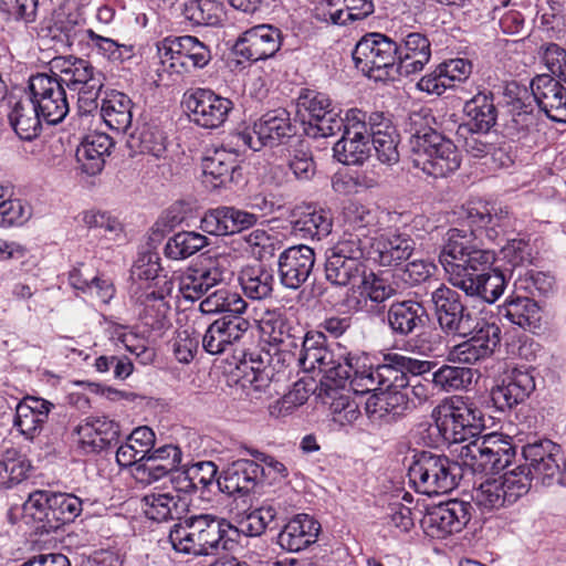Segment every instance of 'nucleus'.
<instances>
[{"label":"nucleus","mask_w":566,"mask_h":566,"mask_svg":"<svg viewBox=\"0 0 566 566\" xmlns=\"http://www.w3.org/2000/svg\"><path fill=\"white\" fill-rule=\"evenodd\" d=\"M11 111L8 114L9 123L15 134L23 140H32L42 130V115L29 99L11 102Z\"/></svg>","instance_id":"c9c22d12"},{"label":"nucleus","mask_w":566,"mask_h":566,"mask_svg":"<svg viewBox=\"0 0 566 566\" xmlns=\"http://www.w3.org/2000/svg\"><path fill=\"white\" fill-rule=\"evenodd\" d=\"M182 14L195 25L214 27L222 21L223 7L217 0H189L184 3Z\"/></svg>","instance_id":"c03bdc74"},{"label":"nucleus","mask_w":566,"mask_h":566,"mask_svg":"<svg viewBox=\"0 0 566 566\" xmlns=\"http://www.w3.org/2000/svg\"><path fill=\"white\" fill-rule=\"evenodd\" d=\"M272 270L262 265L250 266L241 272L240 284L247 297L255 301L272 296L274 290Z\"/></svg>","instance_id":"ea45409f"},{"label":"nucleus","mask_w":566,"mask_h":566,"mask_svg":"<svg viewBox=\"0 0 566 566\" xmlns=\"http://www.w3.org/2000/svg\"><path fill=\"white\" fill-rule=\"evenodd\" d=\"M428 161H420V169L433 178H443L460 168L461 155L454 143L449 138L440 146L439 153L436 151Z\"/></svg>","instance_id":"58836bf2"},{"label":"nucleus","mask_w":566,"mask_h":566,"mask_svg":"<svg viewBox=\"0 0 566 566\" xmlns=\"http://www.w3.org/2000/svg\"><path fill=\"white\" fill-rule=\"evenodd\" d=\"M365 273V264H357L326 253L325 277L338 286H347Z\"/></svg>","instance_id":"de8ad7c7"},{"label":"nucleus","mask_w":566,"mask_h":566,"mask_svg":"<svg viewBox=\"0 0 566 566\" xmlns=\"http://www.w3.org/2000/svg\"><path fill=\"white\" fill-rule=\"evenodd\" d=\"M30 461L15 449H9L0 457V490L15 486L28 478Z\"/></svg>","instance_id":"a19ab883"},{"label":"nucleus","mask_w":566,"mask_h":566,"mask_svg":"<svg viewBox=\"0 0 566 566\" xmlns=\"http://www.w3.org/2000/svg\"><path fill=\"white\" fill-rule=\"evenodd\" d=\"M180 497L170 492H150L142 499L145 515L153 521L172 520L180 514L178 503Z\"/></svg>","instance_id":"79ce46f5"},{"label":"nucleus","mask_w":566,"mask_h":566,"mask_svg":"<svg viewBox=\"0 0 566 566\" xmlns=\"http://www.w3.org/2000/svg\"><path fill=\"white\" fill-rule=\"evenodd\" d=\"M358 365L359 357L352 354L338 355L335 358V364L327 369V375L325 379L322 380V385H324L327 390L346 389Z\"/></svg>","instance_id":"3c124183"},{"label":"nucleus","mask_w":566,"mask_h":566,"mask_svg":"<svg viewBox=\"0 0 566 566\" xmlns=\"http://www.w3.org/2000/svg\"><path fill=\"white\" fill-rule=\"evenodd\" d=\"M224 268L216 261L191 266L181 277L179 290L184 298L197 301L206 295L211 289L222 284L224 281Z\"/></svg>","instance_id":"cd10ccee"},{"label":"nucleus","mask_w":566,"mask_h":566,"mask_svg":"<svg viewBox=\"0 0 566 566\" xmlns=\"http://www.w3.org/2000/svg\"><path fill=\"white\" fill-rule=\"evenodd\" d=\"M78 443L85 453H99L119 442V424L107 417H88L76 428Z\"/></svg>","instance_id":"4be33fe9"},{"label":"nucleus","mask_w":566,"mask_h":566,"mask_svg":"<svg viewBox=\"0 0 566 566\" xmlns=\"http://www.w3.org/2000/svg\"><path fill=\"white\" fill-rule=\"evenodd\" d=\"M130 137L140 153L149 154L156 158L165 157L167 151L166 136L157 125L144 123Z\"/></svg>","instance_id":"8fccbe9b"},{"label":"nucleus","mask_w":566,"mask_h":566,"mask_svg":"<svg viewBox=\"0 0 566 566\" xmlns=\"http://www.w3.org/2000/svg\"><path fill=\"white\" fill-rule=\"evenodd\" d=\"M394 374L395 370L388 366V361L378 365L376 368L370 366L360 369L358 366L347 390L355 394H367L370 391L375 394L380 391L387 382H394L395 386L408 384L403 376H399V379H397V377H392Z\"/></svg>","instance_id":"72a5a7b5"},{"label":"nucleus","mask_w":566,"mask_h":566,"mask_svg":"<svg viewBox=\"0 0 566 566\" xmlns=\"http://www.w3.org/2000/svg\"><path fill=\"white\" fill-rule=\"evenodd\" d=\"M264 469L252 460L239 459L217 479L219 490L228 495H248L262 482Z\"/></svg>","instance_id":"412c9836"},{"label":"nucleus","mask_w":566,"mask_h":566,"mask_svg":"<svg viewBox=\"0 0 566 566\" xmlns=\"http://www.w3.org/2000/svg\"><path fill=\"white\" fill-rule=\"evenodd\" d=\"M427 319V311L420 302L405 300L390 304L384 322L394 336L405 338L422 329Z\"/></svg>","instance_id":"b1692460"},{"label":"nucleus","mask_w":566,"mask_h":566,"mask_svg":"<svg viewBox=\"0 0 566 566\" xmlns=\"http://www.w3.org/2000/svg\"><path fill=\"white\" fill-rule=\"evenodd\" d=\"M133 102L124 93L112 90L105 93L101 104V117L117 133H126L133 120Z\"/></svg>","instance_id":"f704fd0d"},{"label":"nucleus","mask_w":566,"mask_h":566,"mask_svg":"<svg viewBox=\"0 0 566 566\" xmlns=\"http://www.w3.org/2000/svg\"><path fill=\"white\" fill-rule=\"evenodd\" d=\"M160 258L157 252L145 251L138 254L137 260L130 269V277L134 281H156L158 284L160 279L159 272L161 271Z\"/></svg>","instance_id":"69168bd1"},{"label":"nucleus","mask_w":566,"mask_h":566,"mask_svg":"<svg viewBox=\"0 0 566 566\" xmlns=\"http://www.w3.org/2000/svg\"><path fill=\"white\" fill-rule=\"evenodd\" d=\"M473 377L471 368L443 365L431 374V381L439 390L450 392L467 389Z\"/></svg>","instance_id":"09e8293b"},{"label":"nucleus","mask_w":566,"mask_h":566,"mask_svg":"<svg viewBox=\"0 0 566 566\" xmlns=\"http://www.w3.org/2000/svg\"><path fill=\"white\" fill-rule=\"evenodd\" d=\"M499 315L523 329L535 331L539 327L541 308L537 302L528 296H516L507 300L499 308Z\"/></svg>","instance_id":"e433bc0d"},{"label":"nucleus","mask_w":566,"mask_h":566,"mask_svg":"<svg viewBox=\"0 0 566 566\" xmlns=\"http://www.w3.org/2000/svg\"><path fill=\"white\" fill-rule=\"evenodd\" d=\"M497 479L509 505L514 504L522 496L526 495L530 492L532 481L534 480L526 471V468L521 465L504 473Z\"/></svg>","instance_id":"864d4df0"},{"label":"nucleus","mask_w":566,"mask_h":566,"mask_svg":"<svg viewBox=\"0 0 566 566\" xmlns=\"http://www.w3.org/2000/svg\"><path fill=\"white\" fill-rule=\"evenodd\" d=\"M443 410L437 419V427L446 441L458 444L455 449L464 446L463 442L478 438L485 428L482 411L472 402L452 400Z\"/></svg>","instance_id":"0eeeda50"},{"label":"nucleus","mask_w":566,"mask_h":566,"mask_svg":"<svg viewBox=\"0 0 566 566\" xmlns=\"http://www.w3.org/2000/svg\"><path fill=\"white\" fill-rule=\"evenodd\" d=\"M81 512V499L70 493L52 492L49 531H57L62 525L73 522Z\"/></svg>","instance_id":"37998d69"},{"label":"nucleus","mask_w":566,"mask_h":566,"mask_svg":"<svg viewBox=\"0 0 566 566\" xmlns=\"http://www.w3.org/2000/svg\"><path fill=\"white\" fill-rule=\"evenodd\" d=\"M461 468L443 454L421 451L413 457L408 478L416 491L426 495L444 494L459 484Z\"/></svg>","instance_id":"423d86ee"},{"label":"nucleus","mask_w":566,"mask_h":566,"mask_svg":"<svg viewBox=\"0 0 566 566\" xmlns=\"http://www.w3.org/2000/svg\"><path fill=\"white\" fill-rule=\"evenodd\" d=\"M501 253L513 269L530 265L534 260V249L530 240L524 238L509 239Z\"/></svg>","instance_id":"680f3d73"},{"label":"nucleus","mask_w":566,"mask_h":566,"mask_svg":"<svg viewBox=\"0 0 566 566\" xmlns=\"http://www.w3.org/2000/svg\"><path fill=\"white\" fill-rule=\"evenodd\" d=\"M467 120L458 127V135L468 132L490 133L497 120V108L494 104V95L491 91H480L463 106Z\"/></svg>","instance_id":"393cba45"},{"label":"nucleus","mask_w":566,"mask_h":566,"mask_svg":"<svg viewBox=\"0 0 566 566\" xmlns=\"http://www.w3.org/2000/svg\"><path fill=\"white\" fill-rule=\"evenodd\" d=\"M321 524L308 514H296L277 534L279 546L290 553L301 552L317 542Z\"/></svg>","instance_id":"bb28decb"},{"label":"nucleus","mask_w":566,"mask_h":566,"mask_svg":"<svg viewBox=\"0 0 566 566\" xmlns=\"http://www.w3.org/2000/svg\"><path fill=\"white\" fill-rule=\"evenodd\" d=\"M282 32L271 24H259L244 31L235 41L233 52L248 61L272 57L282 45Z\"/></svg>","instance_id":"a211bd4d"},{"label":"nucleus","mask_w":566,"mask_h":566,"mask_svg":"<svg viewBox=\"0 0 566 566\" xmlns=\"http://www.w3.org/2000/svg\"><path fill=\"white\" fill-rule=\"evenodd\" d=\"M334 157L344 165H361L369 158L371 140H349L342 137L333 147Z\"/></svg>","instance_id":"5fc2aeb1"},{"label":"nucleus","mask_w":566,"mask_h":566,"mask_svg":"<svg viewBox=\"0 0 566 566\" xmlns=\"http://www.w3.org/2000/svg\"><path fill=\"white\" fill-rule=\"evenodd\" d=\"M203 182L212 189L238 182L241 167L238 155L226 148L207 149L201 161Z\"/></svg>","instance_id":"aec40b11"},{"label":"nucleus","mask_w":566,"mask_h":566,"mask_svg":"<svg viewBox=\"0 0 566 566\" xmlns=\"http://www.w3.org/2000/svg\"><path fill=\"white\" fill-rule=\"evenodd\" d=\"M291 224L295 234L304 239L321 240L331 233L333 220L328 211L306 205L293 209Z\"/></svg>","instance_id":"c85d7f7f"},{"label":"nucleus","mask_w":566,"mask_h":566,"mask_svg":"<svg viewBox=\"0 0 566 566\" xmlns=\"http://www.w3.org/2000/svg\"><path fill=\"white\" fill-rule=\"evenodd\" d=\"M296 135V126L285 108H276L263 114L252 129H244L238 134L249 148L258 151L262 147H275L287 143Z\"/></svg>","instance_id":"1a4fd4ad"},{"label":"nucleus","mask_w":566,"mask_h":566,"mask_svg":"<svg viewBox=\"0 0 566 566\" xmlns=\"http://www.w3.org/2000/svg\"><path fill=\"white\" fill-rule=\"evenodd\" d=\"M472 499L482 509L495 510L509 506L499 479H489L474 491Z\"/></svg>","instance_id":"052dcab7"},{"label":"nucleus","mask_w":566,"mask_h":566,"mask_svg":"<svg viewBox=\"0 0 566 566\" xmlns=\"http://www.w3.org/2000/svg\"><path fill=\"white\" fill-rule=\"evenodd\" d=\"M431 302L438 324L446 334L462 337L470 335L474 328V316L464 305L459 292L440 284L431 292Z\"/></svg>","instance_id":"9b49d317"},{"label":"nucleus","mask_w":566,"mask_h":566,"mask_svg":"<svg viewBox=\"0 0 566 566\" xmlns=\"http://www.w3.org/2000/svg\"><path fill=\"white\" fill-rule=\"evenodd\" d=\"M504 101L510 114H533L535 97L526 86L516 82L509 83L504 90Z\"/></svg>","instance_id":"13d9d810"},{"label":"nucleus","mask_w":566,"mask_h":566,"mask_svg":"<svg viewBox=\"0 0 566 566\" xmlns=\"http://www.w3.org/2000/svg\"><path fill=\"white\" fill-rule=\"evenodd\" d=\"M113 146V139L106 134L87 135L76 150V158L82 164L83 171L90 176L99 174Z\"/></svg>","instance_id":"473e14b6"},{"label":"nucleus","mask_w":566,"mask_h":566,"mask_svg":"<svg viewBox=\"0 0 566 566\" xmlns=\"http://www.w3.org/2000/svg\"><path fill=\"white\" fill-rule=\"evenodd\" d=\"M531 88L535 103L549 119L566 123V87L558 80L541 74L532 80Z\"/></svg>","instance_id":"5701e85b"},{"label":"nucleus","mask_w":566,"mask_h":566,"mask_svg":"<svg viewBox=\"0 0 566 566\" xmlns=\"http://www.w3.org/2000/svg\"><path fill=\"white\" fill-rule=\"evenodd\" d=\"M470 334H472L471 340L478 345L486 358L500 346L501 327L495 323L474 321V328Z\"/></svg>","instance_id":"4d7b16f0"},{"label":"nucleus","mask_w":566,"mask_h":566,"mask_svg":"<svg viewBox=\"0 0 566 566\" xmlns=\"http://www.w3.org/2000/svg\"><path fill=\"white\" fill-rule=\"evenodd\" d=\"M562 453L559 444L552 440L543 439L523 447L522 455L526 471L532 478L543 485H551L559 481L560 468L558 457Z\"/></svg>","instance_id":"dca6fc26"},{"label":"nucleus","mask_w":566,"mask_h":566,"mask_svg":"<svg viewBox=\"0 0 566 566\" xmlns=\"http://www.w3.org/2000/svg\"><path fill=\"white\" fill-rule=\"evenodd\" d=\"M315 265V252L305 244L282 251L277 259V275L282 286L298 290L311 276Z\"/></svg>","instance_id":"6ab92c4d"},{"label":"nucleus","mask_w":566,"mask_h":566,"mask_svg":"<svg viewBox=\"0 0 566 566\" xmlns=\"http://www.w3.org/2000/svg\"><path fill=\"white\" fill-rule=\"evenodd\" d=\"M399 44L382 33H367L356 44L353 61L356 69L375 81L402 76L398 59Z\"/></svg>","instance_id":"39448f33"},{"label":"nucleus","mask_w":566,"mask_h":566,"mask_svg":"<svg viewBox=\"0 0 566 566\" xmlns=\"http://www.w3.org/2000/svg\"><path fill=\"white\" fill-rule=\"evenodd\" d=\"M300 109L308 117L304 132L308 137H329L343 126L342 109L331 97L314 90H303L297 98Z\"/></svg>","instance_id":"6e6552de"},{"label":"nucleus","mask_w":566,"mask_h":566,"mask_svg":"<svg viewBox=\"0 0 566 566\" xmlns=\"http://www.w3.org/2000/svg\"><path fill=\"white\" fill-rule=\"evenodd\" d=\"M405 386L387 385L378 392L368 397L365 402V411L373 421L392 422L415 409L410 400L409 390Z\"/></svg>","instance_id":"f3484780"},{"label":"nucleus","mask_w":566,"mask_h":566,"mask_svg":"<svg viewBox=\"0 0 566 566\" xmlns=\"http://www.w3.org/2000/svg\"><path fill=\"white\" fill-rule=\"evenodd\" d=\"M184 103L190 120L206 129L221 127L234 106L230 98L209 88H196L186 93Z\"/></svg>","instance_id":"f8f14e48"},{"label":"nucleus","mask_w":566,"mask_h":566,"mask_svg":"<svg viewBox=\"0 0 566 566\" xmlns=\"http://www.w3.org/2000/svg\"><path fill=\"white\" fill-rule=\"evenodd\" d=\"M465 218L470 231L451 228L447 231L439 261L449 282L468 296L479 297L486 303H494L506 287L504 273L492 268L495 254L490 249L479 247L476 232L484 231L491 240L504 234L509 223L507 211L492 214L488 203H469Z\"/></svg>","instance_id":"f257e3e1"},{"label":"nucleus","mask_w":566,"mask_h":566,"mask_svg":"<svg viewBox=\"0 0 566 566\" xmlns=\"http://www.w3.org/2000/svg\"><path fill=\"white\" fill-rule=\"evenodd\" d=\"M431 57V43L419 32H411L399 44L400 73L409 76L423 70Z\"/></svg>","instance_id":"2f4dec72"},{"label":"nucleus","mask_w":566,"mask_h":566,"mask_svg":"<svg viewBox=\"0 0 566 566\" xmlns=\"http://www.w3.org/2000/svg\"><path fill=\"white\" fill-rule=\"evenodd\" d=\"M415 248V240L407 233L381 235L373 244L369 258L381 266H399L410 259Z\"/></svg>","instance_id":"c756f323"},{"label":"nucleus","mask_w":566,"mask_h":566,"mask_svg":"<svg viewBox=\"0 0 566 566\" xmlns=\"http://www.w3.org/2000/svg\"><path fill=\"white\" fill-rule=\"evenodd\" d=\"M239 530L227 520L211 514H199L179 520L168 534V541L177 553L208 556L232 547Z\"/></svg>","instance_id":"7ed1b4c3"},{"label":"nucleus","mask_w":566,"mask_h":566,"mask_svg":"<svg viewBox=\"0 0 566 566\" xmlns=\"http://www.w3.org/2000/svg\"><path fill=\"white\" fill-rule=\"evenodd\" d=\"M200 303V311L205 314H216L229 312L241 314L247 308L245 301L237 293L230 292L226 287H220L213 292H208Z\"/></svg>","instance_id":"49530a36"},{"label":"nucleus","mask_w":566,"mask_h":566,"mask_svg":"<svg viewBox=\"0 0 566 566\" xmlns=\"http://www.w3.org/2000/svg\"><path fill=\"white\" fill-rule=\"evenodd\" d=\"M38 10L39 0H0V12L17 22L33 23Z\"/></svg>","instance_id":"774afa93"},{"label":"nucleus","mask_w":566,"mask_h":566,"mask_svg":"<svg viewBox=\"0 0 566 566\" xmlns=\"http://www.w3.org/2000/svg\"><path fill=\"white\" fill-rule=\"evenodd\" d=\"M155 446V433L148 427L136 428L128 437L127 442L120 444L116 451V461L120 467H137Z\"/></svg>","instance_id":"4c0bfd02"},{"label":"nucleus","mask_w":566,"mask_h":566,"mask_svg":"<svg viewBox=\"0 0 566 566\" xmlns=\"http://www.w3.org/2000/svg\"><path fill=\"white\" fill-rule=\"evenodd\" d=\"M208 245V238L195 231H181L168 239L165 254L171 260L187 259Z\"/></svg>","instance_id":"a18cd8bd"},{"label":"nucleus","mask_w":566,"mask_h":566,"mask_svg":"<svg viewBox=\"0 0 566 566\" xmlns=\"http://www.w3.org/2000/svg\"><path fill=\"white\" fill-rule=\"evenodd\" d=\"M472 510L470 502L449 500L429 507L421 520V526L429 536L443 538L461 532L471 520Z\"/></svg>","instance_id":"ddd939ff"},{"label":"nucleus","mask_w":566,"mask_h":566,"mask_svg":"<svg viewBox=\"0 0 566 566\" xmlns=\"http://www.w3.org/2000/svg\"><path fill=\"white\" fill-rule=\"evenodd\" d=\"M327 254L364 264L365 244L359 234L344 233V235L326 251Z\"/></svg>","instance_id":"e2e57ef3"},{"label":"nucleus","mask_w":566,"mask_h":566,"mask_svg":"<svg viewBox=\"0 0 566 566\" xmlns=\"http://www.w3.org/2000/svg\"><path fill=\"white\" fill-rule=\"evenodd\" d=\"M166 42L168 44L165 43L158 49L159 55L161 62L164 64L169 62V67L176 72H180L177 70L178 66L186 72H189L190 67L203 69L212 60L210 48L196 36L184 35Z\"/></svg>","instance_id":"2eb2a0df"},{"label":"nucleus","mask_w":566,"mask_h":566,"mask_svg":"<svg viewBox=\"0 0 566 566\" xmlns=\"http://www.w3.org/2000/svg\"><path fill=\"white\" fill-rule=\"evenodd\" d=\"M202 343V335L195 328L187 327L177 333L174 339V354L178 361L188 364L198 352L199 344Z\"/></svg>","instance_id":"338daca9"},{"label":"nucleus","mask_w":566,"mask_h":566,"mask_svg":"<svg viewBox=\"0 0 566 566\" xmlns=\"http://www.w3.org/2000/svg\"><path fill=\"white\" fill-rule=\"evenodd\" d=\"M518 289L525 290L532 298L547 297L554 292L555 279L546 272L527 271L517 280Z\"/></svg>","instance_id":"bf43d9fd"},{"label":"nucleus","mask_w":566,"mask_h":566,"mask_svg":"<svg viewBox=\"0 0 566 566\" xmlns=\"http://www.w3.org/2000/svg\"><path fill=\"white\" fill-rule=\"evenodd\" d=\"M385 360L395 370L392 377H397V379L399 376L408 378L407 374H410L411 378L431 377L433 368L437 366L436 361L420 360L400 354H388L385 356Z\"/></svg>","instance_id":"603ef678"},{"label":"nucleus","mask_w":566,"mask_h":566,"mask_svg":"<svg viewBox=\"0 0 566 566\" xmlns=\"http://www.w3.org/2000/svg\"><path fill=\"white\" fill-rule=\"evenodd\" d=\"M52 67L57 72V80L70 91L82 88L104 76L90 61L73 55L53 59Z\"/></svg>","instance_id":"7c9ffc66"},{"label":"nucleus","mask_w":566,"mask_h":566,"mask_svg":"<svg viewBox=\"0 0 566 566\" xmlns=\"http://www.w3.org/2000/svg\"><path fill=\"white\" fill-rule=\"evenodd\" d=\"M28 87L29 99L46 124L56 125L66 117L70 111L66 92L56 73L32 75Z\"/></svg>","instance_id":"9d476101"},{"label":"nucleus","mask_w":566,"mask_h":566,"mask_svg":"<svg viewBox=\"0 0 566 566\" xmlns=\"http://www.w3.org/2000/svg\"><path fill=\"white\" fill-rule=\"evenodd\" d=\"M181 457L182 452L177 446L165 444L157 449L151 447L135 468L136 479L146 484L159 481L181 463Z\"/></svg>","instance_id":"a878e982"},{"label":"nucleus","mask_w":566,"mask_h":566,"mask_svg":"<svg viewBox=\"0 0 566 566\" xmlns=\"http://www.w3.org/2000/svg\"><path fill=\"white\" fill-rule=\"evenodd\" d=\"M51 499L52 492L36 490L29 494L23 504V512L34 521L41 522V528L46 533H50L48 525L50 524Z\"/></svg>","instance_id":"6e6d98bb"},{"label":"nucleus","mask_w":566,"mask_h":566,"mask_svg":"<svg viewBox=\"0 0 566 566\" xmlns=\"http://www.w3.org/2000/svg\"><path fill=\"white\" fill-rule=\"evenodd\" d=\"M277 511L273 505H263L247 514L240 522V530L248 536H259L276 517Z\"/></svg>","instance_id":"0e129e2a"},{"label":"nucleus","mask_w":566,"mask_h":566,"mask_svg":"<svg viewBox=\"0 0 566 566\" xmlns=\"http://www.w3.org/2000/svg\"><path fill=\"white\" fill-rule=\"evenodd\" d=\"M41 32L86 56L97 54L111 62H123L133 55L132 45L95 32L78 13H57L41 28Z\"/></svg>","instance_id":"f03ea898"},{"label":"nucleus","mask_w":566,"mask_h":566,"mask_svg":"<svg viewBox=\"0 0 566 566\" xmlns=\"http://www.w3.org/2000/svg\"><path fill=\"white\" fill-rule=\"evenodd\" d=\"M454 452L472 473H499L512 464L516 447L512 437L493 432L470 440Z\"/></svg>","instance_id":"20e7f679"},{"label":"nucleus","mask_w":566,"mask_h":566,"mask_svg":"<svg viewBox=\"0 0 566 566\" xmlns=\"http://www.w3.org/2000/svg\"><path fill=\"white\" fill-rule=\"evenodd\" d=\"M534 371L517 367L504 373L491 388L493 406L500 411H506L523 403L536 388Z\"/></svg>","instance_id":"4468645a"}]
</instances>
